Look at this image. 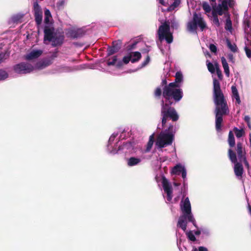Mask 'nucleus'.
Returning a JSON list of instances; mask_svg holds the SVG:
<instances>
[{"label": "nucleus", "instance_id": "obj_1", "mask_svg": "<svg viewBox=\"0 0 251 251\" xmlns=\"http://www.w3.org/2000/svg\"><path fill=\"white\" fill-rule=\"evenodd\" d=\"M178 88L175 83H169L168 86L163 87L162 96L164 100H162L161 103L163 127L165 126L169 119L173 122H176L179 119L176 109L172 106L178 102L183 96L182 90Z\"/></svg>", "mask_w": 251, "mask_h": 251}, {"label": "nucleus", "instance_id": "obj_2", "mask_svg": "<svg viewBox=\"0 0 251 251\" xmlns=\"http://www.w3.org/2000/svg\"><path fill=\"white\" fill-rule=\"evenodd\" d=\"M213 98L216 105L214 111L215 128L217 131H220L222 129L223 117L228 115L229 111L227 101L221 89L220 83L216 78L213 79Z\"/></svg>", "mask_w": 251, "mask_h": 251}, {"label": "nucleus", "instance_id": "obj_3", "mask_svg": "<svg viewBox=\"0 0 251 251\" xmlns=\"http://www.w3.org/2000/svg\"><path fill=\"white\" fill-rule=\"evenodd\" d=\"M228 156L231 162L234 164L233 169L235 175L238 179H241L244 172L242 162L237 161L236 154L231 149L228 150Z\"/></svg>", "mask_w": 251, "mask_h": 251}, {"label": "nucleus", "instance_id": "obj_4", "mask_svg": "<svg viewBox=\"0 0 251 251\" xmlns=\"http://www.w3.org/2000/svg\"><path fill=\"white\" fill-rule=\"evenodd\" d=\"M198 26L203 31L205 28L206 24L201 13H194L192 21L187 24V29L189 31H194L196 30Z\"/></svg>", "mask_w": 251, "mask_h": 251}, {"label": "nucleus", "instance_id": "obj_5", "mask_svg": "<svg viewBox=\"0 0 251 251\" xmlns=\"http://www.w3.org/2000/svg\"><path fill=\"white\" fill-rule=\"evenodd\" d=\"M181 209L183 215L187 217V220L189 222H191L193 225L196 227L198 228L196 221L191 212V206L189 199L188 197L185 198L182 205H181Z\"/></svg>", "mask_w": 251, "mask_h": 251}, {"label": "nucleus", "instance_id": "obj_6", "mask_svg": "<svg viewBox=\"0 0 251 251\" xmlns=\"http://www.w3.org/2000/svg\"><path fill=\"white\" fill-rule=\"evenodd\" d=\"M174 139V137L172 135L162 131L157 138L156 145L160 148H163L171 145Z\"/></svg>", "mask_w": 251, "mask_h": 251}, {"label": "nucleus", "instance_id": "obj_7", "mask_svg": "<svg viewBox=\"0 0 251 251\" xmlns=\"http://www.w3.org/2000/svg\"><path fill=\"white\" fill-rule=\"evenodd\" d=\"M228 11L227 10H224L222 7L220 8L216 5H212V15L213 18V22L218 27L220 25L218 16H222L223 15H228Z\"/></svg>", "mask_w": 251, "mask_h": 251}, {"label": "nucleus", "instance_id": "obj_8", "mask_svg": "<svg viewBox=\"0 0 251 251\" xmlns=\"http://www.w3.org/2000/svg\"><path fill=\"white\" fill-rule=\"evenodd\" d=\"M33 67L29 63L22 62L14 66V71L18 74H27L33 70Z\"/></svg>", "mask_w": 251, "mask_h": 251}, {"label": "nucleus", "instance_id": "obj_9", "mask_svg": "<svg viewBox=\"0 0 251 251\" xmlns=\"http://www.w3.org/2000/svg\"><path fill=\"white\" fill-rule=\"evenodd\" d=\"M58 52V51L56 49L51 53L50 56L43 58L37 64L38 67L43 69L52 64L54 59L57 56Z\"/></svg>", "mask_w": 251, "mask_h": 251}, {"label": "nucleus", "instance_id": "obj_10", "mask_svg": "<svg viewBox=\"0 0 251 251\" xmlns=\"http://www.w3.org/2000/svg\"><path fill=\"white\" fill-rule=\"evenodd\" d=\"M33 10L35 21L37 25L39 26L42 22L43 12L37 1H35L33 3Z\"/></svg>", "mask_w": 251, "mask_h": 251}, {"label": "nucleus", "instance_id": "obj_11", "mask_svg": "<svg viewBox=\"0 0 251 251\" xmlns=\"http://www.w3.org/2000/svg\"><path fill=\"white\" fill-rule=\"evenodd\" d=\"M84 34L85 32L81 28L72 27L66 30V36L73 39L81 37Z\"/></svg>", "mask_w": 251, "mask_h": 251}, {"label": "nucleus", "instance_id": "obj_12", "mask_svg": "<svg viewBox=\"0 0 251 251\" xmlns=\"http://www.w3.org/2000/svg\"><path fill=\"white\" fill-rule=\"evenodd\" d=\"M162 186L164 190L167 194V200L170 201L173 197L172 186L170 184L168 179L165 176L162 177Z\"/></svg>", "mask_w": 251, "mask_h": 251}, {"label": "nucleus", "instance_id": "obj_13", "mask_svg": "<svg viewBox=\"0 0 251 251\" xmlns=\"http://www.w3.org/2000/svg\"><path fill=\"white\" fill-rule=\"evenodd\" d=\"M170 28V25L166 23L159 26L158 30V34L160 41L161 42L164 39L165 35L169 33Z\"/></svg>", "mask_w": 251, "mask_h": 251}, {"label": "nucleus", "instance_id": "obj_14", "mask_svg": "<svg viewBox=\"0 0 251 251\" xmlns=\"http://www.w3.org/2000/svg\"><path fill=\"white\" fill-rule=\"evenodd\" d=\"M219 3L217 6L222 7L224 10H229V7L233 8L235 2L234 0H219Z\"/></svg>", "mask_w": 251, "mask_h": 251}, {"label": "nucleus", "instance_id": "obj_15", "mask_svg": "<svg viewBox=\"0 0 251 251\" xmlns=\"http://www.w3.org/2000/svg\"><path fill=\"white\" fill-rule=\"evenodd\" d=\"M139 44L140 46L145 45V42L142 40L141 36L137 37L134 39H132L130 41L125 45V47H135L136 45Z\"/></svg>", "mask_w": 251, "mask_h": 251}, {"label": "nucleus", "instance_id": "obj_16", "mask_svg": "<svg viewBox=\"0 0 251 251\" xmlns=\"http://www.w3.org/2000/svg\"><path fill=\"white\" fill-rule=\"evenodd\" d=\"M44 39L45 40H48L51 41L52 40V38L54 36V28L53 27H50L49 26L46 25L44 28Z\"/></svg>", "mask_w": 251, "mask_h": 251}, {"label": "nucleus", "instance_id": "obj_17", "mask_svg": "<svg viewBox=\"0 0 251 251\" xmlns=\"http://www.w3.org/2000/svg\"><path fill=\"white\" fill-rule=\"evenodd\" d=\"M43 51L40 50H33L29 53L24 55V59L26 60L30 61L38 58L41 55Z\"/></svg>", "mask_w": 251, "mask_h": 251}, {"label": "nucleus", "instance_id": "obj_18", "mask_svg": "<svg viewBox=\"0 0 251 251\" xmlns=\"http://www.w3.org/2000/svg\"><path fill=\"white\" fill-rule=\"evenodd\" d=\"M236 151L239 161L242 162V158L246 157V152L241 142H237Z\"/></svg>", "mask_w": 251, "mask_h": 251}, {"label": "nucleus", "instance_id": "obj_19", "mask_svg": "<svg viewBox=\"0 0 251 251\" xmlns=\"http://www.w3.org/2000/svg\"><path fill=\"white\" fill-rule=\"evenodd\" d=\"M64 39V35L61 33H55L54 36L51 41L53 46H60Z\"/></svg>", "mask_w": 251, "mask_h": 251}, {"label": "nucleus", "instance_id": "obj_20", "mask_svg": "<svg viewBox=\"0 0 251 251\" xmlns=\"http://www.w3.org/2000/svg\"><path fill=\"white\" fill-rule=\"evenodd\" d=\"M186 220H187V217L185 215H182L179 218L177 224V227L181 228L184 231L187 228V222Z\"/></svg>", "mask_w": 251, "mask_h": 251}, {"label": "nucleus", "instance_id": "obj_21", "mask_svg": "<svg viewBox=\"0 0 251 251\" xmlns=\"http://www.w3.org/2000/svg\"><path fill=\"white\" fill-rule=\"evenodd\" d=\"M130 61L131 62V56L130 53L128 52L123 57L122 61H119L117 62L116 66L117 67L120 68L123 66V63L127 64Z\"/></svg>", "mask_w": 251, "mask_h": 251}, {"label": "nucleus", "instance_id": "obj_22", "mask_svg": "<svg viewBox=\"0 0 251 251\" xmlns=\"http://www.w3.org/2000/svg\"><path fill=\"white\" fill-rule=\"evenodd\" d=\"M231 91L232 94V98L235 99L236 102L238 104H240L241 103L240 98L236 86L232 85L231 86Z\"/></svg>", "mask_w": 251, "mask_h": 251}, {"label": "nucleus", "instance_id": "obj_23", "mask_svg": "<svg viewBox=\"0 0 251 251\" xmlns=\"http://www.w3.org/2000/svg\"><path fill=\"white\" fill-rule=\"evenodd\" d=\"M129 53L131 56V63H132L139 61L141 58V54L139 51H131Z\"/></svg>", "mask_w": 251, "mask_h": 251}, {"label": "nucleus", "instance_id": "obj_24", "mask_svg": "<svg viewBox=\"0 0 251 251\" xmlns=\"http://www.w3.org/2000/svg\"><path fill=\"white\" fill-rule=\"evenodd\" d=\"M183 80V75L181 72H177L175 75V81L171 82L170 83H175L176 87H179V83H180Z\"/></svg>", "mask_w": 251, "mask_h": 251}, {"label": "nucleus", "instance_id": "obj_25", "mask_svg": "<svg viewBox=\"0 0 251 251\" xmlns=\"http://www.w3.org/2000/svg\"><path fill=\"white\" fill-rule=\"evenodd\" d=\"M24 17L23 14H17L13 15L11 18V21L13 23H20L23 22V19Z\"/></svg>", "mask_w": 251, "mask_h": 251}, {"label": "nucleus", "instance_id": "obj_26", "mask_svg": "<svg viewBox=\"0 0 251 251\" xmlns=\"http://www.w3.org/2000/svg\"><path fill=\"white\" fill-rule=\"evenodd\" d=\"M228 143L229 147L231 148L235 146V141L234 136L233 133L232 131H229L228 133Z\"/></svg>", "mask_w": 251, "mask_h": 251}, {"label": "nucleus", "instance_id": "obj_27", "mask_svg": "<svg viewBox=\"0 0 251 251\" xmlns=\"http://www.w3.org/2000/svg\"><path fill=\"white\" fill-rule=\"evenodd\" d=\"M141 162V159L135 157H131L127 160V165L133 166L137 165Z\"/></svg>", "mask_w": 251, "mask_h": 251}, {"label": "nucleus", "instance_id": "obj_28", "mask_svg": "<svg viewBox=\"0 0 251 251\" xmlns=\"http://www.w3.org/2000/svg\"><path fill=\"white\" fill-rule=\"evenodd\" d=\"M224 16L226 18L225 28L227 30L231 31L232 29V26L229 12H228V15Z\"/></svg>", "mask_w": 251, "mask_h": 251}, {"label": "nucleus", "instance_id": "obj_29", "mask_svg": "<svg viewBox=\"0 0 251 251\" xmlns=\"http://www.w3.org/2000/svg\"><path fill=\"white\" fill-rule=\"evenodd\" d=\"M201 6L203 10L204 11V13L208 15V14L211 11L212 7L211 8V6L207 1H203L201 4Z\"/></svg>", "mask_w": 251, "mask_h": 251}, {"label": "nucleus", "instance_id": "obj_30", "mask_svg": "<svg viewBox=\"0 0 251 251\" xmlns=\"http://www.w3.org/2000/svg\"><path fill=\"white\" fill-rule=\"evenodd\" d=\"M52 19V16L51 15V13L50 12V11L46 9L45 10V19H44V23L46 25H50L51 24L50 22V20Z\"/></svg>", "mask_w": 251, "mask_h": 251}, {"label": "nucleus", "instance_id": "obj_31", "mask_svg": "<svg viewBox=\"0 0 251 251\" xmlns=\"http://www.w3.org/2000/svg\"><path fill=\"white\" fill-rule=\"evenodd\" d=\"M184 168L180 164H177L173 168L171 173L174 175H179Z\"/></svg>", "mask_w": 251, "mask_h": 251}, {"label": "nucleus", "instance_id": "obj_32", "mask_svg": "<svg viewBox=\"0 0 251 251\" xmlns=\"http://www.w3.org/2000/svg\"><path fill=\"white\" fill-rule=\"evenodd\" d=\"M233 131L238 138H241L245 134V131L243 128L239 129L237 127H234L233 128Z\"/></svg>", "mask_w": 251, "mask_h": 251}, {"label": "nucleus", "instance_id": "obj_33", "mask_svg": "<svg viewBox=\"0 0 251 251\" xmlns=\"http://www.w3.org/2000/svg\"><path fill=\"white\" fill-rule=\"evenodd\" d=\"M153 142H154V136H153V134H152L150 136L149 140L147 145L146 152H149L151 151V150L152 147Z\"/></svg>", "mask_w": 251, "mask_h": 251}, {"label": "nucleus", "instance_id": "obj_34", "mask_svg": "<svg viewBox=\"0 0 251 251\" xmlns=\"http://www.w3.org/2000/svg\"><path fill=\"white\" fill-rule=\"evenodd\" d=\"M164 132L167 133L168 134H170L172 135V136L174 137L175 133L176 132L175 129L173 125L170 124L169 127L167 129H166Z\"/></svg>", "mask_w": 251, "mask_h": 251}, {"label": "nucleus", "instance_id": "obj_35", "mask_svg": "<svg viewBox=\"0 0 251 251\" xmlns=\"http://www.w3.org/2000/svg\"><path fill=\"white\" fill-rule=\"evenodd\" d=\"M174 1L171 4L168 8V11H172L174 10L176 7L178 6L180 3V0H174Z\"/></svg>", "mask_w": 251, "mask_h": 251}, {"label": "nucleus", "instance_id": "obj_36", "mask_svg": "<svg viewBox=\"0 0 251 251\" xmlns=\"http://www.w3.org/2000/svg\"><path fill=\"white\" fill-rule=\"evenodd\" d=\"M117 61V58L116 56H113L109 58L107 61V64L108 66L115 65Z\"/></svg>", "mask_w": 251, "mask_h": 251}, {"label": "nucleus", "instance_id": "obj_37", "mask_svg": "<svg viewBox=\"0 0 251 251\" xmlns=\"http://www.w3.org/2000/svg\"><path fill=\"white\" fill-rule=\"evenodd\" d=\"M187 238L191 241L195 242L196 241V238L193 233L192 231L190 230L186 233Z\"/></svg>", "mask_w": 251, "mask_h": 251}, {"label": "nucleus", "instance_id": "obj_38", "mask_svg": "<svg viewBox=\"0 0 251 251\" xmlns=\"http://www.w3.org/2000/svg\"><path fill=\"white\" fill-rule=\"evenodd\" d=\"M8 76V75L6 71L0 70V81L5 79Z\"/></svg>", "mask_w": 251, "mask_h": 251}, {"label": "nucleus", "instance_id": "obj_39", "mask_svg": "<svg viewBox=\"0 0 251 251\" xmlns=\"http://www.w3.org/2000/svg\"><path fill=\"white\" fill-rule=\"evenodd\" d=\"M122 45V41L121 40H118L116 41H113L112 46L108 47H120Z\"/></svg>", "mask_w": 251, "mask_h": 251}, {"label": "nucleus", "instance_id": "obj_40", "mask_svg": "<svg viewBox=\"0 0 251 251\" xmlns=\"http://www.w3.org/2000/svg\"><path fill=\"white\" fill-rule=\"evenodd\" d=\"M164 39L166 40L168 43L170 44L173 42V35H172L171 33L169 32V33L165 35Z\"/></svg>", "mask_w": 251, "mask_h": 251}, {"label": "nucleus", "instance_id": "obj_41", "mask_svg": "<svg viewBox=\"0 0 251 251\" xmlns=\"http://www.w3.org/2000/svg\"><path fill=\"white\" fill-rule=\"evenodd\" d=\"M162 94V92L161 88H156L154 93V96L157 98H160Z\"/></svg>", "mask_w": 251, "mask_h": 251}, {"label": "nucleus", "instance_id": "obj_42", "mask_svg": "<svg viewBox=\"0 0 251 251\" xmlns=\"http://www.w3.org/2000/svg\"><path fill=\"white\" fill-rule=\"evenodd\" d=\"M207 68H208V71L211 73H215V68L213 64L212 63L209 62L207 64Z\"/></svg>", "mask_w": 251, "mask_h": 251}, {"label": "nucleus", "instance_id": "obj_43", "mask_svg": "<svg viewBox=\"0 0 251 251\" xmlns=\"http://www.w3.org/2000/svg\"><path fill=\"white\" fill-rule=\"evenodd\" d=\"M118 51V48H108L107 55L110 56Z\"/></svg>", "mask_w": 251, "mask_h": 251}, {"label": "nucleus", "instance_id": "obj_44", "mask_svg": "<svg viewBox=\"0 0 251 251\" xmlns=\"http://www.w3.org/2000/svg\"><path fill=\"white\" fill-rule=\"evenodd\" d=\"M150 61V57L148 55L146 57V59L141 64V68H143V67H145L149 63Z\"/></svg>", "mask_w": 251, "mask_h": 251}, {"label": "nucleus", "instance_id": "obj_45", "mask_svg": "<svg viewBox=\"0 0 251 251\" xmlns=\"http://www.w3.org/2000/svg\"><path fill=\"white\" fill-rule=\"evenodd\" d=\"M245 121L247 123L249 128L251 129V118L249 116H246L244 118Z\"/></svg>", "mask_w": 251, "mask_h": 251}, {"label": "nucleus", "instance_id": "obj_46", "mask_svg": "<svg viewBox=\"0 0 251 251\" xmlns=\"http://www.w3.org/2000/svg\"><path fill=\"white\" fill-rule=\"evenodd\" d=\"M171 26L172 28L174 29H177L178 28L179 25L178 23L175 20L171 21Z\"/></svg>", "mask_w": 251, "mask_h": 251}, {"label": "nucleus", "instance_id": "obj_47", "mask_svg": "<svg viewBox=\"0 0 251 251\" xmlns=\"http://www.w3.org/2000/svg\"><path fill=\"white\" fill-rule=\"evenodd\" d=\"M216 74H217L219 78L220 79H222V78H223V75L222 74V72L220 70V69L218 67H217L216 69Z\"/></svg>", "mask_w": 251, "mask_h": 251}, {"label": "nucleus", "instance_id": "obj_48", "mask_svg": "<svg viewBox=\"0 0 251 251\" xmlns=\"http://www.w3.org/2000/svg\"><path fill=\"white\" fill-rule=\"evenodd\" d=\"M65 3L64 0H59L56 3L57 7L59 8L63 7Z\"/></svg>", "mask_w": 251, "mask_h": 251}, {"label": "nucleus", "instance_id": "obj_49", "mask_svg": "<svg viewBox=\"0 0 251 251\" xmlns=\"http://www.w3.org/2000/svg\"><path fill=\"white\" fill-rule=\"evenodd\" d=\"M223 67L224 68V72H225L226 75L227 76H228L229 75V69L228 65L225 66H223Z\"/></svg>", "mask_w": 251, "mask_h": 251}, {"label": "nucleus", "instance_id": "obj_50", "mask_svg": "<svg viewBox=\"0 0 251 251\" xmlns=\"http://www.w3.org/2000/svg\"><path fill=\"white\" fill-rule=\"evenodd\" d=\"M226 57L228 58L229 61H231L232 62H234V58L233 55L232 53H227Z\"/></svg>", "mask_w": 251, "mask_h": 251}, {"label": "nucleus", "instance_id": "obj_51", "mask_svg": "<svg viewBox=\"0 0 251 251\" xmlns=\"http://www.w3.org/2000/svg\"><path fill=\"white\" fill-rule=\"evenodd\" d=\"M246 55L248 58H251V50L250 48H245Z\"/></svg>", "mask_w": 251, "mask_h": 251}, {"label": "nucleus", "instance_id": "obj_52", "mask_svg": "<svg viewBox=\"0 0 251 251\" xmlns=\"http://www.w3.org/2000/svg\"><path fill=\"white\" fill-rule=\"evenodd\" d=\"M242 162L244 163L245 166L247 168V169H249L250 168V165L247 160L246 157L242 158Z\"/></svg>", "mask_w": 251, "mask_h": 251}, {"label": "nucleus", "instance_id": "obj_53", "mask_svg": "<svg viewBox=\"0 0 251 251\" xmlns=\"http://www.w3.org/2000/svg\"><path fill=\"white\" fill-rule=\"evenodd\" d=\"M221 62L223 67L228 65V63H227L226 60L224 57H221Z\"/></svg>", "mask_w": 251, "mask_h": 251}, {"label": "nucleus", "instance_id": "obj_54", "mask_svg": "<svg viewBox=\"0 0 251 251\" xmlns=\"http://www.w3.org/2000/svg\"><path fill=\"white\" fill-rule=\"evenodd\" d=\"M221 62L223 67L228 65V63H227L226 60L224 57H221Z\"/></svg>", "mask_w": 251, "mask_h": 251}, {"label": "nucleus", "instance_id": "obj_55", "mask_svg": "<svg viewBox=\"0 0 251 251\" xmlns=\"http://www.w3.org/2000/svg\"><path fill=\"white\" fill-rule=\"evenodd\" d=\"M161 85L162 86H164L163 87H165L166 86L168 85V84H167V81L166 78L162 79L161 83Z\"/></svg>", "mask_w": 251, "mask_h": 251}, {"label": "nucleus", "instance_id": "obj_56", "mask_svg": "<svg viewBox=\"0 0 251 251\" xmlns=\"http://www.w3.org/2000/svg\"><path fill=\"white\" fill-rule=\"evenodd\" d=\"M182 174V177L183 179H185L186 177V171L185 169V168L183 169V170L181 171Z\"/></svg>", "mask_w": 251, "mask_h": 251}, {"label": "nucleus", "instance_id": "obj_57", "mask_svg": "<svg viewBox=\"0 0 251 251\" xmlns=\"http://www.w3.org/2000/svg\"><path fill=\"white\" fill-rule=\"evenodd\" d=\"M246 27L249 28L250 27V22L249 20H246L244 22Z\"/></svg>", "mask_w": 251, "mask_h": 251}, {"label": "nucleus", "instance_id": "obj_58", "mask_svg": "<svg viewBox=\"0 0 251 251\" xmlns=\"http://www.w3.org/2000/svg\"><path fill=\"white\" fill-rule=\"evenodd\" d=\"M199 251H208L207 248L204 247H200L198 248Z\"/></svg>", "mask_w": 251, "mask_h": 251}, {"label": "nucleus", "instance_id": "obj_59", "mask_svg": "<svg viewBox=\"0 0 251 251\" xmlns=\"http://www.w3.org/2000/svg\"><path fill=\"white\" fill-rule=\"evenodd\" d=\"M230 50V51L233 52H236L238 51V48H229Z\"/></svg>", "mask_w": 251, "mask_h": 251}, {"label": "nucleus", "instance_id": "obj_60", "mask_svg": "<svg viewBox=\"0 0 251 251\" xmlns=\"http://www.w3.org/2000/svg\"><path fill=\"white\" fill-rule=\"evenodd\" d=\"M211 51L214 53H216L217 51V48H210Z\"/></svg>", "mask_w": 251, "mask_h": 251}, {"label": "nucleus", "instance_id": "obj_61", "mask_svg": "<svg viewBox=\"0 0 251 251\" xmlns=\"http://www.w3.org/2000/svg\"><path fill=\"white\" fill-rule=\"evenodd\" d=\"M210 1V2L211 3V5H216V0H209Z\"/></svg>", "mask_w": 251, "mask_h": 251}, {"label": "nucleus", "instance_id": "obj_62", "mask_svg": "<svg viewBox=\"0 0 251 251\" xmlns=\"http://www.w3.org/2000/svg\"><path fill=\"white\" fill-rule=\"evenodd\" d=\"M201 231L200 230H198L195 231V234L196 235H199L201 234Z\"/></svg>", "mask_w": 251, "mask_h": 251}, {"label": "nucleus", "instance_id": "obj_63", "mask_svg": "<svg viewBox=\"0 0 251 251\" xmlns=\"http://www.w3.org/2000/svg\"><path fill=\"white\" fill-rule=\"evenodd\" d=\"M227 42L228 47H233L232 45H231V44L230 43V41L228 40H227Z\"/></svg>", "mask_w": 251, "mask_h": 251}, {"label": "nucleus", "instance_id": "obj_64", "mask_svg": "<svg viewBox=\"0 0 251 251\" xmlns=\"http://www.w3.org/2000/svg\"><path fill=\"white\" fill-rule=\"evenodd\" d=\"M249 140L250 143V146L251 147V133L249 134Z\"/></svg>", "mask_w": 251, "mask_h": 251}]
</instances>
